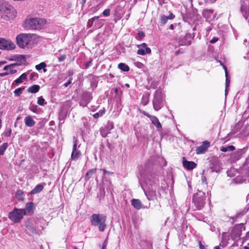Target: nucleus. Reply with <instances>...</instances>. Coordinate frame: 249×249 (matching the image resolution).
Instances as JSON below:
<instances>
[{
    "instance_id": "obj_1",
    "label": "nucleus",
    "mask_w": 249,
    "mask_h": 249,
    "mask_svg": "<svg viewBox=\"0 0 249 249\" xmlns=\"http://www.w3.org/2000/svg\"><path fill=\"white\" fill-rule=\"evenodd\" d=\"M139 182L145 195L149 200L156 199L158 196H161V192H163V190L160 188L158 190V193H156L157 183L159 182V179L156 176L150 174L142 179V176L141 175Z\"/></svg>"
},
{
    "instance_id": "obj_2",
    "label": "nucleus",
    "mask_w": 249,
    "mask_h": 249,
    "mask_svg": "<svg viewBox=\"0 0 249 249\" xmlns=\"http://www.w3.org/2000/svg\"><path fill=\"white\" fill-rule=\"evenodd\" d=\"M17 16L14 7L8 2L0 1V16L6 20L13 19Z\"/></svg>"
},
{
    "instance_id": "obj_3",
    "label": "nucleus",
    "mask_w": 249,
    "mask_h": 249,
    "mask_svg": "<svg viewBox=\"0 0 249 249\" xmlns=\"http://www.w3.org/2000/svg\"><path fill=\"white\" fill-rule=\"evenodd\" d=\"M47 21L42 18H29L25 19L23 27L27 30H39L44 28Z\"/></svg>"
},
{
    "instance_id": "obj_4",
    "label": "nucleus",
    "mask_w": 249,
    "mask_h": 249,
    "mask_svg": "<svg viewBox=\"0 0 249 249\" xmlns=\"http://www.w3.org/2000/svg\"><path fill=\"white\" fill-rule=\"evenodd\" d=\"M106 221V216L103 214L94 213L90 216L91 225L97 227L101 232H103L107 228Z\"/></svg>"
},
{
    "instance_id": "obj_5",
    "label": "nucleus",
    "mask_w": 249,
    "mask_h": 249,
    "mask_svg": "<svg viewBox=\"0 0 249 249\" xmlns=\"http://www.w3.org/2000/svg\"><path fill=\"white\" fill-rule=\"evenodd\" d=\"M205 200V194L204 192L198 191L195 194L193 198V203L195 207L194 210H201L204 206Z\"/></svg>"
},
{
    "instance_id": "obj_6",
    "label": "nucleus",
    "mask_w": 249,
    "mask_h": 249,
    "mask_svg": "<svg viewBox=\"0 0 249 249\" xmlns=\"http://www.w3.org/2000/svg\"><path fill=\"white\" fill-rule=\"evenodd\" d=\"M27 213L25 209L15 208L13 210L8 214V218L14 223H19Z\"/></svg>"
},
{
    "instance_id": "obj_7",
    "label": "nucleus",
    "mask_w": 249,
    "mask_h": 249,
    "mask_svg": "<svg viewBox=\"0 0 249 249\" xmlns=\"http://www.w3.org/2000/svg\"><path fill=\"white\" fill-rule=\"evenodd\" d=\"M34 35L30 34H21L16 38L17 43L21 48H24L30 44Z\"/></svg>"
},
{
    "instance_id": "obj_8",
    "label": "nucleus",
    "mask_w": 249,
    "mask_h": 249,
    "mask_svg": "<svg viewBox=\"0 0 249 249\" xmlns=\"http://www.w3.org/2000/svg\"><path fill=\"white\" fill-rule=\"evenodd\" d=\"M153 106L156 111L160 109L164 106V100L162 92L160 90H156L153 100Z\"/></svg>"
},
{
    "instance_id": "obj_9",
    "label": "nucleus",
    "mask_w": 249,
    "mask_h": 249,
    "mask_svg": "<svg viewBox=\"0 0 249 249\" xmlns=\"http://www.w3.org/2000/svg\"><path fill=\"white\" fill-rule=\"evenodd\" d=\"M192 36L190 33L186 34L185 36H181L177 39L180 46H189L191 44Z\"/></svg>"
},
{
    "instance_id": "obj_10",
    "label": "nucleus",
    "mask_w": 249,
    "mask_h": 249,
    "mask_svg": "<svg viewBox=\"0 0 249 249\" xmlns=\"http://www.w3.org/2000/svg\"><path fill=\"white\" fill-rule=\"evenodd\" d=\"M243 225L239 224L235 225L232 229L231 233V238L235 240L240 238L242 234V229Z\"/></svg>"
},
{
    "instance_id": "obj_11",
    "label": "nucleus",
    "mask_w": 249,
    "mask_h": 249,
    "mask_svg": "<svg viewBox=\"0 0 249 249\" xmlns=\"http://www.w3.org/2000/svg\"><path fill=\"white\" fill-rule=\"evenodd\" d=\"M15 48V45L12 41L0 38V49L10 50H13Z\"/></svg>"
},
{
    "instance_id": "obj_12",
    "label": "nucleus",
    "mask_w": 249,
    "mask_h": 249,
    "mask_svg": "<svg viewBox=\"0 0 249 249\" xmlns=\"http://www.w3.org/2000/svg\"><path fill=\"white\" fill-rule=\"evenodd\" d=\"M241 12L243 17L249 23V0L241 1Z\"/></svg>"
},
{
    "instance_id": "obj_13",
    "label": "nucleus",
    "mask_w": 249,
    "mask_h": 249,
    "mask_svg": "<svg viewBox=\"0 0 249 249\" xmlns=\"http://www.w3.org/2000/svg\"><path fill=\"white\" fill-rule=\"evenodd\" d=\"M137 47L139 48L137 52V53L138 54L144 55L150 54L151 53V49L147 47V45L145 43L137 45Z\"/></svg>"
},
{
    "instance_id": "obj_14",
    "label": "nucleus",
    "mask_w": 249,
    "mask_h": 249,
    "mask_svg": "<svg viewBox=\"0 0 249 249\" xmlns=\"http://www.w3.org/2000/svg\"><path fill=\"white\" fill-rule=\"evenodd\" d=\"M73 145L72 151L71 154V158L73 160L76 161L78 160L81 155V153L77 150V140L75 137H73Z\"/></svg>"
},
{
    "instance_id": "obj_15",
    "label": "nucleus",
    "mask_w": 249,
    "mask_h": 249,
    "mask_svg": "<svg viewBox=\"0 0 249 249\" xmlns=\"http://www.w3.org/2000/svg\"><path fill=\"white\" fill-rule=\"evenodd\" d=\"M24 61H21L20 60L19 61L17 62L16 63L11 64L10 65H8L5 66L3 69L4 71H7L8 69H9L10 73L11 74H13L16 73L17 72V71L15 69H13V67L21 65Z\"/></svg>"
},
{
    "instance_id": "obj_16",
    "label": "nucleus",
    "mask_w": 249,
    "mask_h": 249,
    "mask_svg": "<svg viewBox=\"0 0 249 249\" xmlns=\"http://www.w3.org/2000/svg\"><path fill=\"white\" fill-rule=\"evenodd\" d=\"M212 172L219 173L222 169L221 163L218 160L212 161L210 166Z\"/></svg>"
},
{
    "instance_id": "obj_17",
    "label": "nucleus",
    "mask_w": 249,
    "mask_h": 249,
    "mask_svg": "<svg viewBox=\"0 0 249 249\" xmlns=\"http://www.w3.org/2000/svg\"><path fill=\"white\" fill-rule=\"evenodd\" d=\"M182 164L183 167L188 170H191L196 168V164L192 161H188L185 158H182Z\"/></svg>"
},
{
    "instance_id": "obj_18",
    "label": "nucleus",
    "mask_w": 249,
    "mask_h": 249,
    "mask_svg": "<svg viewBox=\"0 0 249 249\" xmlns=\"http://www.w3.org/2000/svg\"><path fill=\"white\" fill-rule=\"evenodd\" d=\"M209 145L210 143L208 142L207 141L203 142L201 145L196 148V153L197 154H200L205 153V151L207 150Z\"/></svg>"
},
{
    "instance_id": "obj_19",
    "label": "nucleus",
    "mask_w": 249,
    "mask_h": 249,
    "mask_svg": "<svg viewBox=\"0 0 249 249\" xmlns=\"http://www.w3.org/2000/svg\"><path fill=\"white\" fill-rule=\"evenodd\" d=\"M6 59L9 61H16L18 62L21 61H25V56L24 55H13L11 56L6 57Z\"/></svg>"
},
{
    "instance_id": "obj_20",
    "label": "nucleus",
    "mask_w": 249,
    "mask_h": 249,
    "mask_svg": "<svg viewBox=\"0 0 249 249\" xmlns=\"http://www.w3.org/2000/svg\"><path fill=\"white\" fill-rule=\"evenodd\" d=\"M25 125L28 127H33L35 124V121L33 120L31 116H27L24 119Z\"/></svg>"
},
{
    "instance_id": "obj_21",
    "label": "nucleus",
    "mask_w": 249,
    "mask_h": 249,
    "mask_svg": "<svg viewBox=\"0 0 249 249\" xmlns=\"http://www.w3.org/2000/svg\"><path fill=\"white\" fill-rule=\"evenodd\" d=\"M149 118L151 120L152 123L157 127L158 129L161 128V125L157 117L151 115Z\"/></svg>"
},
{
    "instance_id": "obj_22",
    "label": "nucleus",
    "mask_w": 249,
    "mask_h": 249,
    "mask_svg": "<svg viewBox=\"0 0 249 249\" xmlns=\"http://www.w3.org/2000/svg\"><path fill=\"white\" fill-rule=\"evenodd\" d=\"M26 230L30 233H38V231L36 226H34L32 224L29 223L26 225Z\"/></svg>"
},
{
    "instance_id": "obj_23",
    "label": "nucleus",
    "mask_w": 249,
    "mask_h": 249,
    "mask_svg": "<svg viewBox=\"0 0 249 249\" xmlns=\"http://www.w3.org/2000/svg\"><path fill=\"white\" fill-rule=\"evenodd\" d=\"M25 210L27 213L26 215L32 214L34 212V203L32 202H29L26 203L25 207Z\"/></svg>"
},
{
    "instance_id": "obj_24",
    "label": "nucleus",
    "mask_w": 249,
    "mask_h": 249,
    "mask_svg": "<svg viewBox=\"0 0 249 249\" xmlns=\"http://www.w3.org/2000/svg\"><path fill=\"white\" fill-rule=\"evenodd\" d=\"M104 25V20L103 19H99V17L97 16V19L94 21V29H99Z\"/></svg>"
},
{
    "instance_id": "obj_25",
    "label": "nucleus",
    "mask_w": 249,
    "mask_h": 249,
    "mask_svg": "<svg viewBox=\"0 0 249 249\" xmlns=\"http://www.w3.org/2000/svg\"><path fill=\"white\" fill-rule=\"evenodd\" d=\"M131 204L135 209L137 210L141 209L142 207L141 201L139 199H137L133 198L131 200Z\"/></svg>"
},
{
    "instance_id": "obj_26",
    "label": "nucleus",
    "mask_w": 249,
    "mask_h": 249,
    "mask_svg": "<svg viewBox=\"0 0 249 249\" xmlns=\"http://www.w3.org/2000/svg\"><path fill=\"white\" fill-rule=\"evenodd\" d=\"M97 168H93L88 171L85 176V179L86 180H89L96 173Z\"/></svg>"
},
{
    "instance_id": "obj_27",
    "label": "nucleus",
    "mask_w": 249,
    "mask_h": 249,
    "mask_svg": "<svg viewBox=\"0 0 249 249\" xmlns=\"http://www.w3.org/2000/svg\"><path fill=\"white\" fill-rule=\"evenodd\" d=\"M234 181L236 183H241L247 181L246 176L244 174L241 175H238L234 178Z\"/></svg>"
},
{
    "instance_id": "obj_28",
    "label": "nucleus",
    "mask_w": 249,
    "mask_h": 249,
    "mask_svg": "<svg viewBox=\"0 0 249 249\" xmlns=\"http://www.w3.org/2000/svg\"><path fill=\"white\" fill-rule=\"evenodd\" d=\"M40 89V86L38 85H34L30 87L27 89L28 92L31 93H36Z\"/></svg>"
},
{
    "instance_id": "obj_29",
    "label": "nucleus",
    "mask_w": 249,
    "mask_h": 249,
    "mask_svg": "<svg viewBox=\"0 0 249 249\" xmlns=\"http://www.w3.org/2000/svg\"><path fill=\"white\" fill-rule=\"evenodd\" d=\"M44 186L41 184L37 185L31 192V194H36L40 193L43 189Z\"/></svg>"
},
{
    "instance_id": "obj_30",
    "label": "nucleus",
    "mask_w": 249,
    "mask_h": 249,
    "mask_svg": "<svg viewBox=\"0 0 249 249\" xmlns=\"http://www.w3.org/2000/svg\"><path fill=\"white\" fill-rule=\"evenodd\" d=\"M27 78V74L26 73H22L18 78L14 81L16 84H19L23 82Z\"/></svg>"
},
{
    "instance_id": "obj_31",
    "label": "nucleus",
    "mask_w": 249,
    "mask_h": 249,
    "mask_svg": "<svg viewBox=\"0 0 249 249\" xmlns=\"http://www.w3.org/2000/svg\"><path fill=\"white\" fill-rule=\"evenodd\" d=\"M213 13V10L212 9H204L203 10L202 14L204 18H209Z\"/></svg>"
},
{
    "instance_id": "obj_32",
    "label": "nucleus",
    "mask_w": 249,
    "mask_h": 249,
    "mask_svg": "<svg viewBox=\"0 0 249 249\" xmlns=\"http://www.w3.org/2000/svg\"><path fill=\"white\" fill-rule=\"evenodd\" d=\"M46 66V64L45 62H43L38 65H36L35 67L36 70L40 71L41 70L43 69V71L45 72L47 71V69H45Z\"/></svg>"
},
{
    "instance_id": "obj_33",
    "label": "nucleus",
    "mask_w": 249,
    "mask_h": 249,
    "mask_svg": "<svg viewBox=\"0 0 249 249\" xmlns=\"http://www.w3.org/2000/svg\"><path fill=\"white\" fill-rule=\"evenodd\" d=\"M118 68L123 71H129V67L128 66L124 63H120L118 64Z\"/></svg>"
},
{
    "instance_id": "obj_34",
    "label": "nucleus",
    "mask_w": 249,
    "mask_h": 249,
    "mask_svg": "<svg viewBox=\"0 0 249 249\" xmlns=\"http://www.w3.org/2000/svg\"><path fill=\"white\" fill-rule=\"evenodd\" d=\"M245 148L238 149L235 153V158L236 159H239L242 155L245 153Z\"/></svg>"
},
{
    "instance_id": "obj_35",
    "label": "nucleus",
    "mask_w": 249,
    "mask_h": 249,
    "mask_svg": "<svg viewBox=\"0 0 249 249\" xmlns=\"http://www.w3.org/2000/svg\"><path fill=\"white\" fill-rule=\"evenodd\" d=\"M244 174L246 176L247 180L249 182V169L246 165L242 169V174Z\"/></svg>"
},
{
    "instance_id": "obj_36",
    "label": "nucleus",
    "mask_w": 249,
    "mask_h": 249,
    "mask_svg": "<svg viewBox=\"0 0 249 249\" xmlns=\"http://www.w3.org/2000/svg\"><path fill=\"white\" fill-rule=\"evenodd\" d=\"M235 149V147L233 145H229L226 147L222 146L221 147V151L224 152L227 151H232L234 150Z\"/></svg>"
},
{
    "instance_id": "obj_37",
    "label": "nucleus",
    "mask_w": 249,
    "mask_h": 249,
    "mask_svg": "<svg viewBox=\"0 0 249 249\" xmlns=\"http://www.w3.org/2000/svg\"><path fill=\"white\" fill-rule=\"evenodd\" d=\"M106 110L105 108H103L102 109L99 110L98 112L95 113L93 115V117L95 119H97L100 117H102L106 112Z\"/></svg>"
},
{
    "instance_id": "obj_38",
    "label": "nucleus",
    "mask_w": 249,
    "mask_h": 249,
    "mask_svg": "<svg viewBox=\"0 0 249 249\" xmlns=\"http://www.w3.org/2000/svg\"><path fill=\"white\" fill-rule=\"evenodd\" d=\"M96 19H97V16H95L89 19L87 23V27L88 28H90L93 26V28L94 29V23Z\"/></svg>"
},
{
    "instance_id": "obj_39",
    "label": "nucleus",
    "mask_w": 249,
    "mask_h": 249,
    "mask_svg": "<svg viewBox=\"0 0 249 249\" xmlns=\"http://www.w3.org/2000/svg\"><path fill=\"white\" fill-rule=\"evenodd\" d=\"M8 146V145L7 142H4L0 146V156L4 154Z\"/></svg>"
},
{
    "instance_id": "obj_40",
    "label": "nucleus",
    "mask_w": 249,
    "mask_h": 249,
    "mask_svg": "<svg viewBox=\"0 0 249 249\" xmlns=\"http://www.w3.org/2000/svg\"><path fill=\"white\" fill-rule=\"evenodd\" d=\"M149 97V95H147V94H145L142 96V104L143 106H145L148 103Z\"/></svg>"
},
{
    "instance_id": "obj_41",
    "label": "nucleus",
    "mask_w": 249,
    "mask_h": 249,
    "mask_svg": "<svg viewBox=\"0 0 249 249\" xmlns=\"http://www.w3.org/2000/svg\"><path fill=\"white\" fill-rule=\"evenodd\" d=\"M83 98L85 99L86 102H89L92 98L91 94L86 92L83 94Z\"/></svg>"
},
{
    "instance_id": "obj_42",
    "label": "nucleus",
    "mask_w": 249,
    "mask_h": 249,
    "mask_svg": "<svg viewBox=\"0 0 249 249\" xmlns=\"http://www.w3.org/2000/svg\"><path fill=\"white\" fill-rule=\"evenodd\" d=\"M223 68L225 70V75H226V85H225V87H229L230 86V80L228 79V72H227V68L226 66H223Z\"/></svg>"
},
{
    "instance_id": "obj_43",
    "label": "nucleus",
    "mask_w": 249,
    "mask_h": 249,
    "mask_svg": "<svg viewBox=\"0 0 249 249\" xmlns=\"http://www.w3.org/2000/svg\"><path fill=\"white\" fill-rule=\"evenodd\" d=\"M72 72L69 71V78L67 82H66L65 84H64L65 87H67L69 85H70L71 83V81L72 80V78L71 77L72 75Z\"/></svg>"
},
{
    "instance_id": "obj_44",
    "label": "nucleus",
    "mask_w": 249,
    "mask_h": 249,
    "mask_svg": "<svg viewBox=\"0 0 249 249\" xmlns=\"http://www.w3.org/2000/svg\"><path fill=\"white\" fill-rule=\"evenodd\" d=\"M145 36V34L142 31H139L136 36V38L138 40H141Z\"/></svg>"
},
{
    "instance_id": "obj_45",
    "label": "nucleus",
    "mask_w": 249,
    "mask_h": 249,
    "mask_svg": "<svg viewBox=\"0 0 249 249\" xmlns=\"http://www.w3.org/2000/svg\"><path fill=\"white\" fill-rule=\"evenodd\" d=\"M168 19L166 18L165 16H162L160 17V22L161 25H164L166 24L168 21Z\"/></svg>"
},
{
    "instance_id": "obj_46",
    "label": "nucleus",
    "mask_w": 249,
    "mask_h": 249,
    "mask_svg": "<svg viewBox=\"0 0 249 249\" xmlns=\"http://www.w3.org/2000/svg\"><path fill=\"white\" fill-rule=\"evenodd\" d=\"M22 91V89L21 88H19L16 89L14 90V94L15 95V96H18L21 94Z\"/></svg>"
},
{
    "instance_id": "obj_47",
    "label": "nucleus",
    "mask_w": 249,
    "mask_h": 249,
    "mask_svg": "<svg viewBox=\"0 0 249 249\" xmlns=\"http://www.w3.org/2000/svg\"><path fill=\"white\" fill-rule=\"evenodd\" d=\"M45 100L42 96H40L38 98L37 104L40 106H43L44 105Z\"/></svg>"
},
{
    "instance_id": "obj_48",
    "label": "nucleus",
    "mask_w": 249,
    "mask_h": 249,
    "mask_svg": "<svg viewBox=\"0 0 249 249\" xmlns=\"http://www.w3.org/2000/svg\"><path fill=\"white\" fill-rule=\"evenodd\" d=\"M110 10L109 9H106L103 12V15L105 17H108L110 15Z\"/></svg>"
},
{
    "instance_id": "obj_49",
    "label": "nucleus",
    "mask_w": 249,
    "mask_h": 249,
    "mask_svg": "<svg viewBox=\"0 0 249 249\" xmlns=\"http://www.w3.org/2000/svg\"><path fill=\"white\" fill-rule=\"evenodd\" d=\"M11 132L12 130L11 129L9 128L4 132L3 135L4 136L8 137L10 136Z\"/></svg>"
},
{
    "instance_id": "obj_50",
    "label": "nucleus",
    "mask_w": 249,
    "mask_h": 249,
    "mask_svg": "<svg viewBox=\"0 0 249 249\" xmlns=\"http://www.w3.org/2000/svg\"><path fill=\"white\" fill-rule=\"evenodd\" d=\"M107 127L109 130L113 128V124L112 122H108L107 124Z\"/></svg>"
},
{
    "instance_id": "obj_51",
    "label": "nucleus",
    "mask_w": 249,
    "mask_h": 249,
    "mask_svg": "<svg viewBox=\"0 0 249 249\" xmlns=\"http://www.w3.org/2000/svg\"><path fill=\"white\" fill-rule=\"evenodd\" d=\"M66 55H65V54L62 55L58 58V61L59 62H62L66 59Z\"/></svg>"
},
{
    "instance_id": "obj_52",
    "label": "nucleus",
    "mask_w": 249,
    "mask_h": 249,
    "mask_svg": "<svg viewBox=\"0 0 249 249\" xmlns=\"http://www.w3.org/2000/svg\"><path fill=\"white\" fill-rule=\"evenodd\" d=\"M218 38L217 37H213L210 41V42L212 44L215 43L218 40Z\"/></svg>"
},
{
    "instance_id": "obj_53",
    "label": "nucleus",
    "mask_w": 249,
    "mask_h": 249,
    "mask_svg": "<svg viewBox=\"0 0 249 249\" xmlns=\"http://www.w3.org/2000/svg\"><path fill=\"white\" fill-rule=\"evenodd\" d=\"M166 18L168 19H173L175 18V16L172 13H170L169 15L166 16Z\"/></svg>"
},
{
    "instance_id": "obj_54",
    "label": "nucleus",
    "mask_w": 249,
    "mask_h": 249,
    "mask_svg": "<svg viewBox=\"0 0 249 249\" xmlns=\"http://www.w3.org/2000/svg\"><path fill=\"white\" fill-rule=\"evenodd\" d=\"M243 214H244V213H238L236 215H235L234 216L232 217V219H236V218H237L238 217H240L242 216Z\"/></svg>"
},
{
    "instance_id": "obj_55",
    "label": "nucleus",
    "mask_w": 249,
    "mask_h": 249,
    "mask_svg": "<svg viewBox=\"0 0 249 249\" xmlns=\"http://www.w3.org/2000/svg\"><path fill=\"white\" fill-rule=\"evenodd\" d=\"M92 65V61L90 60L89 61H88L85 63V67L86 69L88 68L89 66H90Z\"/></svg>"
},
{
    "instance_id": "obj_56",
    "label": "nucleus",
    "mask_w": 249,
    "mask_h": 249,
    "mask_svg": "<svg viewBox=\"0 0 249 249\" xmlns=\"http://www.w3.org/2000/svg\"><path fill=\"white\" fill-rule=\"evenodd\" d=\"M9 74H10V71H6L3 73H0V77H3L6 75H8Z\"/></svg>"
},
{
    "instance_id": "obj_57",
    "label": "nucleus",
    "mask_w": 249,
    "mask_h": 249,
    "mask_svg": "<svg viewBox=\"0 0 249 249\" xmlns=\"http://www.w3.org/2000/svg\"><path fill=\"white\" fill-rule=\"evenodd\" d=\"M101 170L103 171L104 175L108 174V175H112V174H113V172H111L108 171L106 170L105 169H101Z\"/></svg>"
},
{
    "instance_id": "obj_58",
    "label": "nucleus",
    "mask_w": 249,
    "mask_h": 249,
    "mask_svg": "<svg viewBox=\"0 0 249 249\" xmlns=\"http://www.w3.org/2000/svg\"><path fill=\"white\" fill-rule=\"evenodd\" d=\"M199 247L200 249H206L205 246L203 245L201 241L198 242Z\"/></svg>"
},
{
    "instance_id": "obj_59",
    "label": "nucleus",
    "mask_w": 249,
    "mask_h": 249,
    "mask_svg": "<svg viewBox=\"0 0 249 249\" xmlns=\"http://www.w3.org/2000/svg\"><path fill=\"white\" fill-rule=\"evenodd\" d=\"M37 106H35L33 107H30V110L35 113H36L37 112Z\"/></svg>"
},
{
    "instance_id": "obj_60",
    "label": "nucleus",
    "mask_w": 249,
    "mask_h": 249,
    "mask_svg": "<svg viewBox=\"0 0 249 249\" xmlns=\"http://www.w3.org/2000/svg\"><path fill=\"white\" fill-rule=\"evenodd\" d=\"M201 181L203 183L207 184V179L205 176H202L201 177Z\"/></svg>"
},
{
    "instance_id": "obj_61",
    "label": "nucleus",
    "mask_w": 249,
    "mask_h": 249,
    "mask_svg": "<svg viewBox=\"0 0 249 249\" xmlns=\"http://www.w3.org/2000/svg\"><path fill=\"white\" fill-rule=\"evenodd\" d=\"M144 116L147 117L148 118H149V117L151 116L150 114H149L148 113L145 112V111H142L141 112Z\"/></svg>"
},
{
    "instance_id": "obj_62",
    "label": "nucleus",
    "mask_w": 249,
    "mask_h": 249,
    "mask_svg": "<svg viewBox=\"0 0 249 249\" xmlns=\"http://www.w3.org/2000/svg\"><path fill=\"white\" fill-rule=\"evenodd\" d=\"M7 62L6 61H0V68L4 64H6Z\"/></svg>"
},
{
    "instance_id": "obj_63",
    "label": "nucleus",
    "mask_w": 249,
    "mask_h": 249,
    "mask_svg": "<svg viewBox=\"0 0 249 249\" xmlns=\"http://www.w3.org/2000/svg\"><path fill=\"white\" fill-rule=\"evenodd\" d=\"M228 88L229 87H225V96H227V95L228 94Z\"/></svg>"
},
{
    "instance_id": "obj_64",
    "label": "nucleus",
    "mask_w": 249,
    "mask_h": 249,
    "mask_svg": "<svg viewBox=\"0 0 249 249\" xmlns=\"http://www.w3.org/2000/svg\"><path fill=\"white\" fill-rule=\"evenodd\" d=\"M35 76V73L33 72V73H31L30 75V79H32Z\"/></svg>"
}]
</instances>
